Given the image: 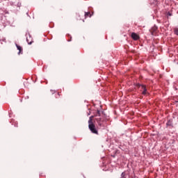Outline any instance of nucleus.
<instances>
[{
  "mask_svg": "<svg viewBox=\"0 0 178 178\" xmlns=\"http://www.w3.org/2000/svg\"><path fill=\"white\" fill-rule=\"evenodd\" d=\"M88 129L92 133V134H96V136H98V134H99L98 133V129L95 126V124L94 123L88 124Z\"/></svg>",
  "mask_w": 178,
  "mask_h": 178,
  "instance_id": "f257e3e1",
  "label": "nucleus"
},
{
  "mask_svg": "<svg viewBox=\"0 0 178 178\" xmlns=\"http://www.w3.org/2000/svg\"><path fill=\"white\" fill-rule=\"evenodd\" d=\"M95 120L100 127H104V123L106 122V118H105V116H102L101 118H96Z\"/></svg>",
  "mask_w": 178,
  "mask_h": 178,
  "instance_id": "f03ea898",
  "label": "nucleus"
},
{
  "mask_svg": "<svg viewBox=\"0 0 178 178\" xmlns=\"http://www.w3.org/2000/svg\"><path fill=\"white\" fill-rule=\"evenodd\" d=\"M150 33L152 35H156V33H158V26H153L150 30Z\"/></svg>",
  "mask_w": 178,
  "mask_h": 178,
  "instance_id": "7ed1b4c3",
  "label": "nucleus"
},
{
  "mask_svg": "<svg viewBox=\"0 0 178 178\" xmlns=\"http://www.w3.org/2000/svg\"><path fill=\"white\" fill-rule=\"evenodd\" d=\"M131 38L134 40V41H137V40H140V36L137 35L136 33H132L131 35Z\"/></svg>",
  "mask_w": 178,
  "mask_h": 178,
  "instance_id": "20e7f679",
  "label": "nucleus"
},
{
  "mask_svg": "<svg viewBox=\"0 0 178 178\" xmlns=\"http://www.w3.org/2000/svg\"><path fill=\"white\" fill-rule=\"evenodd\" d=\"M141 90H143V95H147V94H148V92H147V86H145V85L141 86Z\"/></svg>",
  "mask_w": 178,
  "mask_h": 178,
  "instance_id": "39448f33",
  "label": "nucleus"
},
{
  "mask_svg": "<svg viewBox=\"0 0 178 178\" xmlns=\"http://www.w3.org/2000/svg\"><path fill=\"white\" fill-rule=\"evenodd\" d=\"M94 118H95V115H91L90 118H89V120L88 122V124H91V123H94V122H92V120H94Z\"/></svg>",
  "mask_w": 178,
  "mask_h": 178,
  "instance_id": "423d86ee",
  "label": "nucleus"
},
{
  "mask_svg": "<svg viewBox=\"0 0 178 178\" xmlns=\"http://www.w3.org/2000/svg\"><path fill=\"white\" fill-rule=\"evenodd\" d=\"M91 17V13L90 12H86L85 13V15H84V17H85V19H87V17Z\"/></svg>",
  "mask_w": 178,
  "mask_h": 178,
  "instance_id": "0eeeda50",
  "label": "nucleus"
},
{
  "mask_svg": "<svg viewBox=\"0 0 178 178\" xmlns=\"http://www.w3.org/2000/svg\"><path fill=\"white\" fill-rule=\"evenodd\" d=\"M95 118L97 116H101V111L99 110H97L96 113L95 114Z\"/></svg>",
  "mask_w": 178,
  "mask_h": 178,
  "instance_id": "6e6552de",
  "label": "nucleus"
},
{
  "mask_svg": "<svg viewBox=\"0 0 178 178\" xmlns=\"http://www.w3.org/2000/svg\"><path fill=\"white\" fill-rule=\"evenodd\" d=\"M16 47H17V49L19 51V54H20L22 52V47H20V46H19L17 44H16Z\"/></svg>",
  "mask_w": 178,
  "mask_h": 178,
  "instance_id": "1a4fd4ad",
  "label": "nucleus"
},
{
  "mask_svg": "<svg viewBox=\"0 0 178 178\" xmlns=\"http://www.w3.org/2000/svg\"><path fill=\"white\" fill-rule=\"evenodd\" d=\"M174 33L176 35H178V29H174Z\"/></svg>",
  "mask_w": 178,
  "mask_h": 178,
  "instance_id": "9d476101",
  "label": "nucleus"
},
{
  "mask_svg": "<svg viewBox=\"0 0 178 178\" xmlns=\"http://www.w3.org/2000/svg\"><path fill=\"white\" fill-rule=\"evenodd\" d=\"M141 86H144V85H141L140 83L136 84V87H138V88H141Z\"/></svg>",
  "mask_w": 178,
  "mask_h": 178,
  "instance_id": "9b49d317",
  "label": "nucleus"
},
{
  "mask_svg": "<svg viewBox=\"0 0 178 178\" xmlns=\"http://www.w3.org/2000/svg\"><path fill=\"white\" fill-rule=\"evenodd\" d=\"M121 176H122V178L124 177V172H122Z\"/></svg>",
  "mask_w": 178,
  "mask_h": 178,
  "instance_id": "f8f14e48",
  "label": "nucleus"
},
{
  "mask_svg": "<svg viewBox=\"0 0 178 178\" xmlns=\"http://www.w3.org/2000/svg\"><path fill=\"white\" fill-rule=\"evenodd\" d=\"M168 15H169V16H172V14H170V13H168Z\"/></svg>",
  "mask_w": 178,
  "mask_h": 178,
  "instance_id": "ddd939ff",
  "label": "nucleus"
},
{
  "mask_svg": "<svg viewBox=\"0 0 178 178\" xmlns=\"http://www.w3.org/2000/svg\"><path fill=\"white\" fill-rule=\"evenodd\" d=\"M83 22H84V19H83Z\"/></svg>",
  "mask_w": 178,
  "mask_h": 178,
  "instance_id": "4468645a",
  "label": "nucleus"
},
{
  "mask_svg": "<svg viewBox=\"0 0 178 178\" xmlns=\"http://www.w3.org/2000/svg\"><path fill=\"white\" fill-rule=\"evenodd\" d=\"M154 1H156V0H154Z\"/></svg>",
  "mask_w": 178,
  "mask_h": 178,
  "instance_id": "2eb2a0df",
  "label": "nucleus"
}]
</instances>
